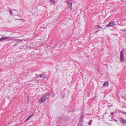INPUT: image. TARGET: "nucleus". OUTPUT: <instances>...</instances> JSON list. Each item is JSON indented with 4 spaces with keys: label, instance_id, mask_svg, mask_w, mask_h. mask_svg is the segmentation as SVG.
<instances>
[{
    "label": "nucleus",
    "instance_id": "obj_10",
    "mask_svg": "<svg viewBox=\"0 0 126 126\" xmlns=\"http://www.w3.org/2000/svg\"><path fill=\"white\" fill-rule=\"evenodd\" d=\"M119 112L121 113L122 114H124L126 115V112H124L123 111H120V110H118Z\"/></svg>",
    "mask_w": 126,
    "mask_h": 126
},
{
    "label": "nucleus",
    "instance_id": "obj_16",
    "mask_svg": "<svg viewBox=\"0 0 126 126\" xmlns=\"http://www.w3.org/2000/svg\"><path fill=\"white\" fill-rule=\"evenodd\" d=\"M31 118V117L30 116H29V117H28L26 119V121H27L30 118Z\"/></svg>",
    "mask_w": 126,
    "mask_h": 126
},
{
    "label": "nucleus",
    "instance_id": "obj_21",
    "mask_svg": "<svg viewBox=\"0 0 126 126\" xmlns=\"http://www.w3.org/2000/svg\"><path fill=\"white\" fill-rule=\"evenodd\" d=\"M17 45V44H16L15 45H13V47L14 46H16Z\"/></svg>",
    "mask_w": 126,
    "mask_h": 126
},
{
    "label": "nucleus",
    "instance_id": "obj_11",
    "mask_svg": "<svg viewBox=\"0 0 126 126\" xmlns=\"http://www.w3.org/2000/svg\"><path fill=\"white\" fill-rule=\"evenodd\" d=\"M100 25H96L95 27V28L96 29H97L98 28H102V27H100Z\"/></svg>",
    "mask_w": 126,
    "mask_h": 126
},
{
    "label": "nucleus",
    "instance_id": "obj_24",
    "mask_svg": "<svg viewBox=\"0 0 126 126\" xmlns=\"http://www.w3.org/2000/svg\"><path fill=\"white\" fill-rule=\"evenodd\" d=\"M100 30H97V31L96 32H98V31H100Z\"/></svg>",
    "mask_w": 126,
    "mask_h": 126
},
{
    "label": "nucleus",
    "instance_id": "obj_2",
    "mask_svg": "<svg viewBox=\"0 0 126 126\" xmlns=\"http://www.w3.org/2000/svg\"><path fill=\"white\" fill-rule=\"evenodd\" d=\"M124 49L122 50L120 52V58L121 62H123L124 60Z\"/></svg>",
    "mask_w": 126,
    "mask_h": 126
},
{
    "label": "nucleus",
    "instance_id": "obj_18",
    "mask_svg": "<svg viewBox=\"0 0 126 126\" xmlns=\"http://www.w3.org/2000/svg\"><path fill=\"white\" fill-rule=\"evenodd\" d=\"M120 30L122 31H126V30Z\"/></svg>",
    "mask_w": 126,
    "mask_h": 126
},
{
    "label": "nucleus",
    "instance_id": "obj_23",
    "mask_svg": "<svg viewBox=\"0 0 126 126\" xmlns=\"http://www.w3.org/2000/svg\"><path fill=\"white\" fill-rule=\"evenodd\" d=\"M2 41V40L1 38H0V42L1 41Z\"/></svg>",
    "mask_w": 126,
    "mask_h": 126
},
{
    "label": "nucleus",
    "instance_id": "obj_7",
    "mask_svg": "<svg viewBox=\"0 0 126 126\" xmlns=\"http://www.w3.org/2000/svg\"><path fill=\"white\" fill-rule=\"evenodd\" d=\"M108 82H104L103 85V86H108Z\"/></svg>",
    "mask_w": 126,
    "mask_h": 126
},
{
    "label": "nucleus",
    "instance_id": "obj_1",
    "mask_svg": "<svg viewBox=\"0 0 126 126\" xmlns=\"http://www.w3.org/2000/svg\"><path fill=\"white\" fill-rule=\"evenodd\" d=\"M42 97L39 101V102L41 103L44 102L48 97H47V95H44L43 94L42 95Z\"/></svg>",
    "mask_w": 126,
    "mask_h": 126
},
{
    "label": "nucleus",
    "instance_id": "obj_22",
    "mask_svg": "<svg viewBox=\"0 0 126 126\" xmlns=\"http://www.w3.org/2000/svg\"><path fill=\"white\" fill-rule=\"evenodd\" d=\"M114 120L115 121H116V122H117V120H116V119H114Z\"/></svg>",
    "mask_w": 126,
    "mask_h": 126
},
{
    "label": "nucleus",
    "instance_id": "obj_15",
    "mask_svg": "<svg viewBox=\"0 0 126 126\" xmlns=\"http://www.w3.org/2000/svg\"><path fill=\"white\" fill-rule=\"evenodd\" d=\"M9 12L11 15L12 14V11L11 9H10L9 10Z\"/></svg>",
    "mask_w": 126,
    "mask_h": 126
},
{
    "label": "nucleus",
    "instance_id": "obj_5",
    "mask_svg": "<svg viewBox=\"0 0 126 126\" xmlns=\"http://www.w3.org/2000/svg\"><path fill=\"white\" fill-rule=\"evenodd\" d=\"M46 77L47 76H45V74H43L42 75H40L39 76H38L37 77H42L43 78L45 79Z\"/></svg>",
    "mask_w": 126,
    "mask_h": 126
},
{
    "label": "nucleus",
    "instance_id": "obj_8",
    "mask_svg": "<svg viewBox=\"0 0 126 126\" xmlns=\"http://www.w3.org/2000/svg\"><path fill=\"white\" fill-rule=\"evenodd\" d=\"M23 39H14L13 40H16L17 41V42L19 43V42L18 41H19L20 42H22L23 40Z\"/></svg>",
    "mask_w": 126,
    "mask_h": 126
},
{
    "label": "nucleus",
    "instance_id": "obj_19",
    "mask_svg": "<svg viewBox=\"0 0 126 126\" xmlns=\"http://www.w3.org/2000/svg\"><path fill=\"white\" fill-rule=\"evenodd\" d=\"M114 113V112H112L111 113V115H112Z\"/></svg>",
    "mask_w": 126,
    "mask_h": 126
},
{
    "label": "nucleus",
    "instance_id": "obj_14",
    "mask_svg": "<svg viewBox=\"0 0 126 126\" xmlns=\"http://www.w3.org/2000/svg\"><path fill=\"white\" fill-rule=\"evenodd\" d=\"M50 94V93H47L46 94L44 95H47V97H48V96Z\"/></svg>",
    "mask_w": 126,
    "mask_h": 126
},
{
    "label": "nucleus",
    "instance_id": "obj_3",
    "mask_svg": "<svg viewBox=\"0 0 126 126\" xmlns=\"http://www.w3.org/2000/svg\"><path fill=\"white\" fill-rule=\"evenodd\" d=\"M115 22L114 21H111L109 23V24H107L106 25V27H110L115 25Z\"/></svg>",
    "mask_w": 126,
    "mask_h": 126
},
{
    "label": "nucleus",
    "instance_id": "obj_4",
    "mask_svg": "<svg viewBox=\"0 0 126 126\" xmlns=\"http://www.w3.org/2000/svg\"><path fill=\"white\" fill-rule=\"evenodd\" d=\"M67 4H68V6L69 7V8L71 9H72V3H69V2H68Z\"/></svg>",
    "mask_w": 126,
    "mask_h": 126
},
{
    "label": "nucleus",
    "instance_id": "obj_6",
    "mask_svg": "<svg viewBox=\"0 0 126 126\" xmlns=\"http://www.w3.org/2000/svg\"><path fill=\"white\" fill-rule=\"evenodd\" d=\"M5 40H11L12 39V38L11 37L9 36L8 37H5Z\"/></svg>",
    "mask_w": 126,
    "mask_h": 126
},
{
    "label": "nucleus",
    "instance_id": "obj_9",
    "mask_svg": "<svg viewBox=\"0 0 126 126\" xmlns=\"http://www.w3.org/2000/svg\"><path fill=\"white\" fill-rule=\"evenodd\" d=\"M121 121H122L123 123L124 124H125L126 123V120L123 118L122 119Z\"/></svg>",
    "mask_w": 126,
    "mask_h": 126
},
{
    "label": "nucleus",
    "instance_id": "obj_20",
    "mask_svg": "<svg viewBox=\"0 0 126 126\" xmlns=\"http://www.w3.org/2000/svg\"><path fill=\"white\" fill-rule=\"evenodd\" d=\"M33 115V114H32L31 115H30V117H31Z\"/></svg>",
    "mask_w": 126,
    "mask_h": 126
},
{
    "label": "nucleus",
    "instance_id": "obj_17",
    "mask_svg": "<svg viewBox=\"0 0 126 126\" xmlns=\"http://www.w3.org/2000/svg\"><path fill=\"white\" fill-rule=\"evenodd\" d=\"M2 41L3 40H5V38L4 37H2L1 38Z\"/></svg>",
    "mask_w": 126,
    "mask_h": 126
},
{
    "label": "nucleus",
    "instance_id": "obj_13",
    "mask_svg": "<svg viewBox=\"0 0 126 126\" xmlns=\"http://www.w3.org/2000/svg\"><path fill=\"white\" fill-rule=\"evenodd\" d=\"M92 119L90 120L89 121V122L88 124L90 125H91L92 124Z\"/></svg>",
    "mask_w": 126,
    "mask_h": 126
},
{
    "label": "nucleus",
    "instance_id": "obj_12",
    "mask_svg": "<svg viewBox=\"0 0 126 126\" xmlns=\"http://www.w3.org/2000/svg\"><path fill=\"white\" fill-rule=\"evenodd\" d=\"M50 1L52 3H53L54 5H55V1L54 0H50Z\"/></svg>",
    "mask_w": 126,
    "mask_h": 126
}]
</instances>
